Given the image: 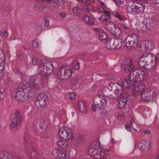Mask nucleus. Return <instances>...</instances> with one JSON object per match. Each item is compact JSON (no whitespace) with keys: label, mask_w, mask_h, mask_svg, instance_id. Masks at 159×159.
<instances>
[{"label":"nucleus","mask_w":159,"mask_h":159,"mask_svg":"<svg viewBox=\"0 0 159 159\" xmlns=\"http://www.w3.org/2000/svg\"><path fill=\"white\" fill-rule=\"evenodd\" d=\"M146 76L143 69L137 68L121 81V84L124 88L132 89L135 94H140L146 87L145 84L142 82Z\"/></svg>","instance_id":"1"},{"label":"nucleus","mask_w":159,"mask_h":159,"mask_svg":"<svg viewBox=\"0 0 159 159\" xmlns=\"http://www.w3.org/2000/svg\"><path fill=\"white\" fill-rule=\"evenodd\" d=\"M24 139L25 153L29 159H37L41 157L38 152L35 150L32 143L33 138L29 134H25Z\"/></svg>","instance_id":"2"},{"label":"nucleus","mask_w":159,"mask_h":159,"mask_svg":"<svg viewBox=\"0 0 159 159\" xmlns=\"http://www.w3.org/2000/svg\"><path fill=\"white\" fill-rule=\"evenodd\" d=\"M36 91L32 87L27 86L23 88V90L19 89L16 92L15 97L17 100L24 102L28 100L36 93Z\"/></svg>","instance_id":"3"},{"label":"nucleus","mask_w":159,"mask_h":159,"mask_svg":"<svg viewBox=\"0 0 159 159\" xmlns=\"http://www.w3.org/2000/svg\"><path fill=\"white\" fill-rule=\"evenodd\" d=\"M105 151L98 140L94 141L88 149L89 155L95 159H101L102 154H105Z\"/></svg>","instance_id":"4"},{"label":"nucleus","mask_w":159,"mask_h":159,"mask_svg":"<svg viewBox=\"0 0 159 159\" xmlns=\"http://www.w3.org/2000/svg\"><path fill=\"white\" fill-rule=\"evenodd\" d=\"M59 137V140L57 142V145L59 147L65 148L67 146V142L64 140L66 141L72 139L73 137V134L70 128L66 127L64 129H60L58 132Z\"/></svg>","instance_id":"5"},{"label":"nucleus","mask_w":159,"mask_h":159,"mask_svg":"<svg viewBox=\"0 0 159 159\" xmlns=\"http://www.w3.org/2000/svg\"><path fill=\"white\" fill-rule=\"evenodd\" d=\"M155 63L153 55L147 53H144L139 60V65L147 70L153 69L155 65Z\"/></svg>","instance_id":"6"},{"label":"nucleus","mask_w":159,"mask_h":159,"mask_svg":"<svg viewBox=\"0 0 159 159\" xmlns=\"http://www.w3.org/2000/svg\"><path fill=\"white\" fill-rule=\"evenodd\" d=\"M93 105L92 106V110L96 111L97 108L102 109L105 108L107 105V102L105 98L102 95H99L94 97L93 100Z\"/></svg>","instance_id":"7"},{"label":"nucleus","mask_w":159,"mask_h":159,"mask_svg":"<svg viewBox=\"0 0 159 159\" xmlns=\"http://www.w3.org/2000/svg\"><path fill=\"white\" fill-rule=\"evenodd\" d=\"M72 73L71 69L66 65H64L58 69V75L62 80L70 79L72 76Z\"/></svg>","instance_id":"8"},{"label":"nucleus","mask_w":159,"mask_h":159,"mask_svg":"<svg viewBox=\"0 0 159 159\" xmlns=\"http://www.w3.org/2000/svg\"><path fill=\"white\" fill-rule=\"evenodd\" d=\"M27 79L29 80L28 81L30 85L29 86L35 89L36 93L37 92V90L42 86V81L39 75L28 77Z\"/></svg>","instance_id":"9"},{"label":"nucleus","mask_w":159,"mask_h":159,"mask_svg":"<svg viewBox=\"0 0 159 159\" xmlns=\"http://www.w3.org/2000/svg\"><path fill=\"white\" fill-rule=\"evenodd\" d=\"M140 94V100L142 102L154 101L157 97L156 93L150 88L148 89L147 91H144Z\"/></svg>","instance_id":"10"},{"label":"nucleus","mask_w":159,"mask_h":159,"mask_svg":"<svg viewBox=\"0 0 159 159\" xmlns=\"http://www.w3.org/2000/svg\"><path fill=\"white\" fill-rule=\"evenodd\" d=\"M145 7L144 3H139L136 5L132 4L128 6L127 11L130 13L138 14L144 11Z\"/></svg>","instance_id":"11"},{"label":"nucleus","mask_w":159,"mask_h":159,"mask_svg":"<svg viewBox=\"0 0 159 159\" xmlns=\"http://www.w3.org/2000/svg\"><path fill=\"white\" fill-rule=\"evenodd\" d=\"M125 39L126 46L131 48H135L137 46L139 38L137 35L131 34L127 36Z\"/></svg>","instance_id":"12"},{"label":"nucleus","mask_w":159,"mask_h":159,"mask_svg":"<svg viewBox=\"0 0 159 159\" xmlns=\"http://www.w3.org/2000/svg\"><path fill=\"white\" fill-rule=\"evenodd\" d=\"M52 154L54 157L57 159H68L69 158V152L66 149L62 150L54 149Z\"/></svg>","instance_id":"13"},{"label":"nucleus","mask_w":159,"mask_h":159,"mask_svg":"<svg viewBox=\"0 0 159 159\" xmlns=\"http://www.w3.org/2000/svg\"><path fill=\"white\" fill-rule=\"evenodd\" d=\"M104 27L108 30L113 35L119 36L121 34V30L120 28L116 26L112 22L108 23L104 25Z\"/></svg>","instance_id":"14"},{"label":"nucleus","mask_w":159,"mask_h":159,"mask_svg":"<svg viewBox=\"0 0 159 159\" xmlns=\"http://www.w3.org/2000/svg\"><path fill=\"white\" fill-rule=\"evenodd\" d=\"M48 101V96L44 93H41L37 98L35 104L37 107L42 108L47 104Z\"/></svg>","instance_id":"15"},{"label":"nucleus","mask_w":159,"mask_h":159,"mask_svg":"<svg viewBox=\"0 0 159 159\" xmlns=\"http://www.w3.org/2000/svg\"><path fill=\"white\" fill-rule=\"evenodd\" d=\"M14 118L10 124L11 127L12 129L20 125L22 120V117L19 111L16 110L14 113Z\"/></svg>","instance_id":"16"},{"label":"nucleus","mask_w":159,"mask_h":159,"mask_svg":"<svg viewBox=\"0 0 159 159\" xmlns=\"http://www.w3.org/2000/svg\"><path fill=\"white\" fill-rule=\"evenodd\" d=\"M128 62H125L124 65L122 66V69L126 73H128L130 71H131L130 74L133 72L134 70L137 68L141 69L139 67H134L133 63H131L130 59L128 60Z\"/></svg>","instance_id":"17"},{"label":"nucleus","mask_w":159,"mask_h":159,"mask_svg":"<svg viewBox=\"0 0 159 159\" xmlns=\"http://www.w3.org/2000/svg\"><path fill=\"white\" fill-rule=\"evenodd\" d=\"M154 26L153 21L151 20L148 24L147 22L145 20L143 21L142 23L139 25V28L142 31H146L147 29L151 30Z\"/></svg>","instance_id":"18"},{"label":"nucleus","mask_w":159,"mask_h":159,"mask_svg":"<svg viewBox=\"0 0 159 159\" xmlns=\"http://www.w3.org/2000/svg\"><path fill=\"white\" fill-rule=\"evenodd\" d=\"M140 149L142 151L148 152L150 149V143L147 140H142L139 144Z\"/></svg>","instance_id":"19"},{"label":"nucleus","mask_w":159,"mask_h":159,"mask_svg":"<svg viewBox=\"0 0 159 159\" xmlns=\"http://www.w3.org/2000/svg\"><path fill=\"white\" fill-rule=\"evenodd\" d=\"M44 67L46 70L43 71V73H46V76L50 75L53 72V68L52 63L48 61H46L44 63Z\"/></svg>","instance_id":"20"},{"label":"nucleus","mask_w":159,"mask_h":159,"mask_svg":"<svg viewBox=\"0 0 159 159\" xmlns=\"http://www.w3.org/2000/svg\"><path fill=\"white\" fill-rule=\"evenodd\" d=\"M82 19L84 22L87 24L89 25H93L94 24L93 19L87 14H84L82 17Z\"/></svg>","instance_id":"21"},{"label":"nucleus","mask_w":159,"mask_h":159,"mask_svg":"<svg viewBox=\"0 0 159 159\" xmlns=\"http://www.w3.org/2000/svg\"><path fill=\"white\" fill-rule=\"evenodd\" d=\"M113 42L114 43V48L118 49L123 46V43L122 40L121 39L116 38L113 39V41L111 43L112 44Z\"/></svg>","instance_id":"22"},{"label":"nucleus","mask_w":159,"mask_h":159,"mask_svg":"<svg viewBox=\"0 0 159 159\" xmlns=\"http://www.w3.org/2000/svg\"><path fill=\"white\" fill-rule=\"evenodd\" d=\"M43 2H47L48 3L52 6H60L62 4L63 2L62 0H38Z\"/></svg>","instance_id":"23"},{"label":"nucleus","mask_w":159,"mask_h":159,"mask_svg":"<svg viewBox=\"0 0 159 159\" xmlns=\"http://www.w3.org/2000/svg\"><path fill=\"white\" fill-rule=\"evenodd\" d=\"M84 137V135L80 134H79L74 137L73 140V144L75 146H78L79 144L82 142Z\"/></svg>","instance_id":"24"},{"label":"nucleus","mask_w":159,"mask_h":159,"mask_svg":"<svg viewBox=\"0 0 159 159\" xmlns=\"http://www.w3.org/2000/svg\"><path fill=\"white\" fill-rule=\"evenodd\" d=\"M95 30L98 33V35L100 39L102 40L103 42H106L107 40V35L106 34L103 32L102 30L98 28H95Z\"/></svg>","instance_id":"25"},{"label":"nucleus","mask_w":159,"mask_h":159,"mask_svg":"<svg viewBox=\"0 0 159 159\" xmlns=\"http://www.w3.org/2000/svg\"><path fill=\"white\" fill-rule=\"evenodd\" d=\"M77 108L79 111L84 113H85L87 111V107L86 104L83 102H79Z\"/></svg>","instance_id":"26"},{"label":"nucleus","mask_w":159,"mask_h":159,"mask_svg":"<svg viewBox=\"0 0 159 159\" xmlns=\"http://www.w3.org/2000/svg\"><path fill=\"white\" fill-rule=\"evenodd\" d=\"M128 100L125 98H123L117 101V105L119 109L123 108L125 106Z\"/></svg>","instance_id":"27"},{"label":"nucleus","mask_w":159,"mask_h":159,"mask_svg":"<svg viewBox=\"0 0 159 159\" xmlns=\"http://www.w3.org/2000/svg\"><path fill=\"white\" fill-rule=\"evenodd\" d=\"M115 84H112L111 88H112L113 89V90L114 91V93L115 95L118 97H119L120 96L123 92L122 87L119 85L116 89H115Z\"/></svg>","instance_id":"28"},{"label":"nucleus","mask_w":159,"mask_h":159,"mask_svg":"<svg viewBox=\"0 0 159 159\" xmlns=\"http://www.w3.org/2000/svg\"><path fill=\"white\" fill-rule=\"evenodd\" d=\"M84 10L86 12H90L94 10L93 7L89 2H84L82 4Z\"/></svg>","instance_id":"29"},{"label":"nucleus","mask_w":159,"mask_h":159,"mask_svg":"<svg viewBox=\"0 0 159 159\" xmlns=\"http://www.w3.org/2000/svg\"><path fill=\"white\" fill-rule=\"evenodd\" d=\"M44 62H43V63H40L38 68V71L39 73L43 76H46V73H43V71L46 70L45 67L44 66Z\"/></svg>","instance_id":"30"},{"label":"nucleus","mask_w":159,"mask_h":159,"mask_svg":"<svg viewBox=\"0 0 159 159\" xmlns=\"http://www.w3.org/2000/svg\"><path fill=\"white\" fill-rule=\"evenodd\" d=\"M113 89L112 88L110 89H107L104 93V95L107 98H114L115 96L113 95Z\"/></svg>","instance_id":"31"},{"label":"nucleus","mask_w":159,"mask_h":159,"mask_svg":"<svg viewBox=\"0 0 159 159\" xmlns=\"http://www.w3.org/2000/svg\"><path fill=\"white\" fill-rule=\"evenodd\" d=\"M39 126L40 128L41 129V132H44L47 129L48 125L45 121L43 120L40 122Z\"/></svg>","instance_id":"32"},{"label":"nucleus","mask_w":159,"mask_h":159,"mask_svg":"<svg viewBox=\"0 0 159 159\" xmlns=\"http://www.w3.org/2000/svg\"><path fill=\"white\" fill-rule=\"evenodd\" d=\"M112 41H113V39L106 41L105 47L106 48L108 49H114V43H111Z\"/></svg>","instance_id":"33"},{"label":"nucleus","mask_w":159,"mask_h":159,"mask_svg":"<svg viewBox=\"0 0 159 159\" xmlns=\"http://www.w3.org/2000/svg\"><path fill=\"white\" fill-rule=\"evenodd\" d=\"M80 63L78 61L74 60L73 61L71 64V67L74 69L78 70L80 68Z\"/></svg>","instance_id":"34"},{"label":"nucleus","mask_w":159,"mask_h":159,"mask_svg":"<svg viewBox=\"0 0 159 159\" xmlns=\"http://www.w3.org/2000/svg\"><path fill=\"white\" fill-rule=\"evenodd\" d=\"M110 18L109 16L105 15H103L101 16L100 18V21L101 22H103L104 21H107V23H109V21L110 20Z\"/></svg>","instance_id":"35"},{"label":"nucleus","mask_w":159,"mask_h":159,"mask_svg":"<svg viewBox=\"0 0 159 159\" xmlns=\"http://www.w3.org/2000/svg\"><path fill=\"white\" fill-rule=\"evenodd\" d=\"M144 43H146L145 44L148 51V50L152 49L153 48L154 46L151 41L149 40L144 41Z\"/></svg>","instance_id":"36"},{"label":"nucleus","mask_w":159,"mask_h":159,"mask_svg":"<svg viewBox=\"0 0 159 159\" xmlns=\"http://www.w3.org/2000/svg\"><path fill=\"white\" fill-rule=\"evenodd\" d=\"M4 67V63H0V78H2L4 75L3 70Z\"/></svg>","instance_id":"37"},{"label":"nucleus","mask_w":159,"mask_h":159,"mask_svg":"<svg viewBox=\"0 0 159 159\" xmlns=\"http://www.w3.org/2000/svg\"><path fill=\"white\" fill-rule=\"evenodd\" d=\"M9 5L6 3H2V5L1 9L3 11H7L9 10Z\"/></svg>","instance_id":"38"},{"label":"nucleus","mask_w":159,"mask_h":159,"mask_svg":"<svg viewBox=\"0 0 159 159\" xmlns=\"http://www.w3.org/2000/svg\"><path fill=\"white\" fill-rule=\"evenodd\" d=\"M72 11L75 14H80L81 13V9L78 7L75 6L72 9Z\"/></svg>","instance_id":"39"},{"label":"nucleus","mask_w":159,"mask_h":159,"mask_svg":"<svg viewBox=\"0 0 159 159\" xmlns=\"http://www.w3.org/2000/svg\"><path fill=\"white\" fill-rule=\"evenodd\" d=\"M8 35V32L7 31L4 30H1L0 31V35L2 37H6Z\"/></svg>","instance_id":"40"},{"label":"nucleus","mask_w":159,"mask_h":159,"mask_svg":"<svg viewBox=\"0 0 159 159\" xmlns=\"http://www.w3.org/2000/svg\"><path fill=\"white\" fill-rule=\"evenodd\" d=\"M120 27L122 29H123V30L127 33L129 32L130 31V30L129 28L126 26L125 25L122 24L120 25Z\"/></svg>","instance_id":"41"},{"label":"nucleus","mask_w":159,"mask_h":159,"mask_svg":"<svg viewBox=\"0 0 159 159\" xmlns=\"http://www.w3.org/2000/svg\"><path fill=\"white\" fill-rule=\"evenodd\" d=\"M5 59L4 54L2 50H0V63L4 62Z\"/></svg>","instance_id":"42"},{"label":"nucleus","mask_w":159,"mask_h":159,"mask_svg":"<svg viewBox=\"0 0 159 159\" xmlns=\"http://www.w3.org/2000/svg\"><path fill=\"white\" fill-rule=\"evenodd\" d=\"M145 43H144V41L140 45V47L141 48V50H143V51H148L147 49V47H146V45Z\"/></svg>","instance_id":"43"},{"label":"nucleus","mask_w":159,"mask_h":159,"mask_svg":"<svg viewBox=\"0 0 159 159\" xmlns=\"http://www.w3.org/2000/svg\"><path fill=\"white\" fill-rule=\"evenodd\" d=\"M39 121H35L33 123L32 126L35 129L37 130L38 129V126L39 125Z\"/></svg>","instance_id":"44"},{"label":"nucleus","mask_w":159,"mask_h":159,"mask_svg":"<svg viewBox=\"0 0 159 159\" xmlns=\"http://www.w3.org/2000/svg\"><path fill=\"white\" fill-rule=\"evenodd\" d=\"M68 96L69 98L71 100H73L75 98V93H70L68 94Z\"/></svg>","instance_id":"45"},{"label":"nucleus","mask_w":159,"mask_h":159,"mask_svg":"<svg viewBox=\"0 0 159 159\" xmlns=\"http://www.w3.org/2000/svg\"><path fill=\"white\" fill-rule=\"evenodd\" d=\"M113 15L116 17L117 18L120 20H122V18L121 17V16L120 15V14L117 12L115 11L113 13Z\"/></svg>","instance_id":"46"},{"label":"nucleus","mask_w":159,"mask_h":159,"mask_svg":"<svg viewBox=\"0 0 159 159\" xmlns=\"http://www.w3.org/2000/svg\"><path fill=\"white\" fill-rule=\"evenodd\" d=\"M125 0H115L114 1L116 3V4H118L119 5H122L123 4Z\"/></svg>","instance_id":"47"},{"label":"nucleus","mask_w":159,"mask_h":159,"mask_svg":"<svg viewBox=\"0 0 159 159\" xmlns=\"http://www.w3.org/2000/svg\"><path fill=\"white\" fill-rule=\"evenodd\" d=\"M39 60L36 57H33L32 60V63L34 65H37L39 62Z\"/></svg>","instance_id":"48"},{"label":"nucleus","mask_w":159,"mask_h":159,"mask_svg":"<svg viewBox=\"0 0 159 159\" xmlns=\"http://www.w3.org/2000/svg\"><path fill=\"white\" fill-rule=\"evenodd\" d=\"M32 45L34 48H37L39 46V43L36 41H34L32 43Z\"/></svg>","instance_id":"49"},{"label":"nucleus","mask_w":159,"mask_h":159,"mask_svg":"<svg viewBox=\"0 0 159 159\" xmlns=\"http://www.w3.org/2000/svg\"><path fill=\"white\" fill-rule=\"evenodd\" d=\"M4 92L5 90L4 89L0 88V99L2 98L3 96Z\"/></svg>","instance_id":"50"},{"label":"nucleus","mask_w":159,"mask_h":159,"mask_svg":"<svg viewBox=\"0 0 159 159\" xmlns=\"http://www.w3.org/2000/svg\"><path fill=\"white\" fill-rule=\"evenodd\" d=\"M102 6H100L98 7V10L101 11H104L105 10H104V8L103 7L104 6V4H102Z\"/></svg>","instance_id":"51"},{"label":"nucleus","mask_w":159,"mask_h":159,"mask_svg":"<svg viewBox=\"0 0 159 159\" xmlns=\"http://www.w3.org/2000/svg\"><path fill=\"white\" fill-rule=\"evenodd\" d=\"M5 152H0V159H5Z\"/></svg>","instance_id":"52"},{"label":"nucleus","mask_w":159,"mask_h":159,"mask_svg":"<svg viewBox=\"0 0 159 159\" xmlns=\"http://www.w3.org/2000/svg\"><path fill=\"white\" fill-rule=\"evenodd\" d=\"M50 24V22L48 21H45L44 23V25L46 27H48Z\"/></svg>","instance_id":"53"},{"label":"nucleus","mask_w":159,"mask_h":159,"mask_svg":"<svg viewBox=\"0 0 159 159\" xmlns=\"http://www.w3.org/2000/svg\"><path fill=\"white\" fill-rule=\"evenodd\" d=\"M153 57L154 61L155 60H156L159 62V54H158L156 57L153 56Z\"/></svg>","instance_id":"54"},{"label":"nucleus","mask_w":159,"mask_h":159,"mask_svg":"<svg viewBox=\"0 0 159 159\" xmlns=\"http://www.w3.org/2000/svg\"><path fill=\"white\" fill-rule=\"evenodd\" d=\"M12 159H20L19 156L17 155H14L12 156Z\"/></svg>","instance_id":"55"},{"label":"nucleus","mask_w":159,"mask_h":159,"mask_svg":"<svg viewBox=\"0 0 159 159\" xmlns=\"http://www.w3.org/2000/svg\"><path fill=\"white\" fill-rule=\"evenodd\" d=\"M151 1L155 4L159 3V0H151Z\"/></svg>","instance_id":"56"},{"label":"nucleus","mask_w":159,"mask_h":159,"mask_svg":"<svg viewBox=\"0 0 159 159\" xmlns=\"http://www.w3.org/2000/svg\"><path fill=\"white\" fill-rule=\"evenodd\" d=\"M104 13L105 14L104 15H107L108 16H109V17H110L111 13L109 12L104 10Z\"/></svg>","instance_id":"57"},{"label":"nucleus","mask_w":159,"mask_h":159,"mask_svg":"<svg viewBox=\"0 0 159 159\" xmlns=\"http://www.w3.org/2000/svg\"><path fill=\"white\" fill-rule=\"evenodd\" d=\"M144 133L145 134H150L151 133L150 131L148 130H145L144 131Z\"/></svg>","instance_id":"58"},{"label":"nucleus","mask_w":159,"mask_h":159,"mask_svg":"<svg viewBox=\"0 0 159 159\" xmlns=\"http://www.w3.org/2000/svg\"><path fill=\"white\" fill-rule=\"evenodd\" d=\"M24 58V56L23 55H20L18 57V59L19 60L21 61Z\"/></svg>","instance_id":"59"},{"label":"nucleus","mask_w":159,"mask_h":159,"mask_svg":"<svg viewBox=\"0 0 159 159\" xmlns=\"http://www.w3.org/2000/svg\"><path fill=\"white\" fill-rule=\"evenodd\" d=\"M126 129L128 130H131V127H130L128 125H126L125 126Z\"/></svg>","instance_id":"60"},{"label":"nucleus","mask_w":159,"mask_h":159,"mask_svg":"<svg viewBox=\"0 0 159 159\" xmlns=\"http://www.w3.org/2000/svg\"><path fill=\"white\" fill-rule=\"evenodd\" d=\"M123 116V115L122 114H120L119 115L118 117L119 119L120 120H121Z\"/></svg>","instance_id":"61"},{"label":"nucleus","mask_w":159,"mask_h":159,"mask_svg":"<svg viewBox=\"0 0 159 159\" xmlns=\"http://www.w3.org/2000/svg\"><path fill=\"white\" fill-rule=\"evenodd\" d=\"M18 71H19V70L17 69H13V71L15 73H18Z\"/></svg>","instance_id":"62"},{"label":"nucleus","mask_w":159,"mask_h":159,"mask_svg":"<svg viewBox=\"0 0 159 159\" xmlns=\"http://www.w3.org/2000/svg\"><path fill=\"white\" fill-rule=\"evenodd\" d=\"M59 15L60 16L62 17H63L65 15L64 13H61L59 14Z\"/></svg>","instance_id":"63"},{"label":"nucleus","mask_w":159,"mask_h":159,"mask_svg":"<svg viewBox=\"0 0 159 159\" xmlns=\"http://www.w3.org/2000/svg\"><path fill=\"white\" fill-rule=\"evenodd\" d=\"M110 76H111V77H110V78H107V79L108 80H113V77H112L111 76H112L111 75H110Z\"/></svg>","instance_id":"64"}]
</instances>
